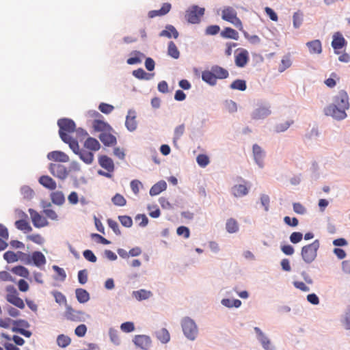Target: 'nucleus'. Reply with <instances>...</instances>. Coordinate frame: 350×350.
<instances>
[{
    "mask_svg": "<svg viewBox=\"0 0 350 350\" xmlns=\"http://www.w3.org/2000/svg\"><path fill=\"white\" fill-rule=\"evenodd\" d=\"M221 18L233 25L239 31H243V26L241 19L237 16V12L231 6H224L221 10Z\"/></svg>",
    "mask_w": 350,
    "mask_h": 350,
    "instance_id": "nucleus-1",
    "label": "nucleus"
},
{
    "mask_svg": "<svg viewBox=\"0 0 350 350\" xmlns=\"http://www.w3.org/2000/svg\"><path fill=\"white\" fill-rule=\"evenodd\" d=\"M320 243L318 239L314 240L312 243L304 246L301 248V254L304 261L306 263L312 262L317 256V251L319 249Z\"/></svg>",
    "mask_w": 350,
    "mask_h": 350,
    "instance_id": "nucleus-2",
    "label": "nucleus"
},
{
    "mask_svg": "<svg viewBox=\"0 0 350 350\" xmlns=\"http://www.w3.org/2000/svg\"><path fill=\"white\" fill-rule=\"evenodd\" d=\"M57 125L59 127V134L63 142L68 139L69 133L75 131L76 125L73 120L68 118H62L57 121Z\"/></svg>",
    "mask_w": 350,
    "mask_h": 350,
    "instance_id": "nucleus-3",
    "label": "nucleus"
},
{
    "mask_svg": "<svg viewBox=\"0 0 350 350\" xmlns=\"http://www.w3.org/2000/svg\"><path fill=\"white\" fill-rule=\"evenodd\" d=\"M5 291L7 293L6 300L9 303L13 304L20 309L25 308V306L24 301L21 298L18 297V293L14 286L9 285L6 286Z\"/></svg>",
    "mask_w": 350,
    "mask_h": 350,
    "instance_id": "nucleus-4",
    "label": "nucleus"
},
{
    "mask_svg": "<svg viewBox=\"0 0 350 350\" xmlns=\"http://www.w3.org/2000/svg\"><path fill=\"white\" fill-rule=\"evenodd\" d=\"M204 11L203 8L193 5L186 11L185 18L190 23H198L200 21V18L204 14Z\"/></svg>",
    "mask_w": 350,
    "mask_h": 350,
    "instance_id": "nucleus-5",
    "label": "nucleus"
},
{
    "mask_svg": "<svg viewBox=\"0 0 350 350\" xmlns=\"http://www.w3.org/2000/svg\"><path fill=\"white\" fill-rule=\"evenodd\" d=\"M182 327L184 334L190 340H194L198 334V329L195 322L187 317L182 321Z\"/></svg>",
    "mask_w": 350,
    "mask_h": 350,
    "instance_id": "nucleus-6",
    "label": "nucleus"
},
{
    "mask_svg": "<svg viewBox=\"0 0 350 350\" xmlns=\"http://www.w3.org/2000/svg\"><path fill=\"white\" fill-rule=\"evenodd\" d=\"M3 258L8 263L14 262L18 261V260L25 262L26 264L31 263L30 256L22 252H18L17 253H15L12 251H8L4 253Z\"/></svg>",
    "mask_w": 350,
    "mask_h": 350,
    "instance_id": "nucleus-7",
    "label": "nucleus"
},
{
    "mask_svg": "<svg viewBox=\"0 0 350 350\" xmlns=\"http://www.w3.org/2000/svg\"><path fill=\"white\" fill-rule=\"evenodd\" d=\"M346 110L336 106V105H329L324 111L326 116H332L333 118L341 120L347 117Z\"/></svg>",
    "mask_w": 350,
    "mask_h": 350,
    "instance_id": "nucleus-8",
    "label": "nucleus"
},
{
    "mask_svg": "<svg viewBox=\"0 0 350 350\" xmlns=\"http://www.w3.org/2000/svg\"><path fill=\"white\" fill-rule=\"evenodd\" d=\"M49 169L53 176L60 180L66 179L68 175L67 168L62 164L51 163Z\"/></svg>",
    "mask_w": 350,
    "mask_h": 350,
    "instance_id": "nucleus-9",
    "label": "nucleus"
},
{
    "mask_svg": "<svg viewBox=\"0 0 350 350\" xmlns=\"http://www.w3.org/2000/svg\"><path fill=\"white\" fill-rule=\"evenodd\" d=\"M250 56L248 51L245 49H238L235 51L234 62L237 66L243 68L249 62Z\"/></svg>",
    "mask_w": 350,
    "mask_h": 350,
    "instance_id": "nucleus-10",
    "label": "nucleus"
},
{
    "mask_svg": "<svg viewBox=\"0 0 350 350\" xmlns=\"http://www.w3.org/2000/svg\"><path fill=\"white\" fill-rule=\"evenodd\" d=\"M332 105H336L339 107L347 110L349 107V96L347 93L344 91H340L334 98V103Z\"/></svg>",
    "mask_w": 350,
    "mask_h": 350,
    "instance_id": "nucleus-11",
    "label": "nucleus"
},
{
    "mask_svg": "<svg viewBox=\"0 0 350 350\" xmlns=\"http://www.w3.org/2000/svg\"><path fill=\"white\" fill-rule=\"evenodd\" d=\"M133 341L137 347L144 350H149L152 344L150 338L146 335H137Z\"/></svg>",
    "mask_w": 350,
    "mask_h": 350,
    "instance_id": "nucleus-12",
    "label": "nucleus"
},
{
    "mask_svg": "<svg viewBox=\"0 0 350 350\" xmlns=\"http://www.w3.org/2000/svg\"><path fill=\"white\" fill-rule=\"evenodd\" d=\"M33 224L36 228H42L48 225V221L45 217L40 215L37 211L29 209V210Z\"/></svg>",
    "mask_w": 350,
    "mask_h": 350,
    "instance_id": "nucleus-13",
    "label": "nucleus"
},
{
    "mask_svg": "<svg viewBox=\"0 0 350 350\" xmlns=\"http://www.w3.org/2000/svg\"><path fill=\"white\" fill-rule=\"evenodd\" d=\"M65 317L70 321H81L83 317V312L75 310L70 306H66L64 314Z\"/></svg>",
    "mask_w": 350,
    "mask_h": 350,
    "instance_id": "nucleus-14",
    "label": "nucleus"
},
{
    "mask_svg": "<svg viewBox=\"0 0 350 350\" xmlns=\"http://www.w3.org/2000/svg\"><path fill=\"white\" fill-rule=\"evenodd\" d=\"M47 158L49 160H52L57 162L66 163L69 161V157L62 151H52L47 155Z\"/></svg>",
    "mask_w": 350,
    "mask_h": 350,
    "instance_id": "nucleus-15",
    "label": "nucleus"
},
{
    "mask_svg": "<svg viewBox=\"0 0 350 350\" xmlns=\"http://www.w3.org/2000/svg\"><path fill=\"white\" fill-rule=\"evenodd\" d=\"M38 182L40 185L49 190H55L57 187L55 181L47 175L41 176L39 178Z\"/></svg>",
    "mask_w": 350,
    "mask_h": 350,
    "instance_id": "nucleus-16",
    "label": "nucleus"
},
{
    "mask_svg": "<svg viewBox=\"0 0 350 350\" xmlns=\"http://www.w3.org/2000/svg\"><path fill=\"white\" fill-rule=\"evenodd\" d=\"M98 163L103 168L107 170L109 173L114 170L113 160L106 155L100 156L98 159Z\"/></svg>",
    "mask_w": 350,
    "mask_h": 350,
    "instance_id": "nucleus-17",
    "label": "nucleus"
},
{
    "mask_svg": "<svg viewBox=\"0 0 350 350\" xmlns=\"http://www.w3.org/2000/svg\"><path fill=\"white\" fill-rule=\"evenodd\" d=\"M271 113L269 107L261 106L253 111L252 117L254 120H260L267 117Z\"/></svg>",
    "mask_w": 350,
    "mask_h": 350,
    "instance_id": "nucleus-18",
    "label": "nucleus"
},
{
    "mask_svg": "<svg viewBox=\"0 0 350 350\" xmlns=\"http://www.w3.org/2000/svg\"><path fill=\"white\" fill-rule=\"evenodd\" d=\"M125 125L130 131H133L137 129V121L135 111H129L126 118Z\"/></svg>",
    "mask_w": 350,
    "mask_h": 350,
    "instance_id": "nucleus-19",
    "label": "nucleus"
},
{
    "mask_svg": "<svg viewBox=\"0 0 350 350\" xmlns=\"http://www.w3.org/2000/svg\"><path fill=\"white\" fill-rule=\"evenodd\" d=\"M254 330L258 336V339L260 341L262 347L266 350H272L269 339L263 334L260 329L256 327H254Z\"/></svg>",
    "mask_w": 350,
    "mask_h": 350,
    "instance_id": "nucleus-20",
    "label": "nucleus"
},
{
    "mask_svg": "<svg viewBox=\"0 0 350 350\" xmlns=\"http://www.w3.org/2000/svg\"><path fill=\"white\" fill-rule=\"evenodd\" d=\"M346 44V41L341 33L337 32L333 36V40L332 42V46L335 50L342 49Z\"/></svg>",
    "mask_w": 350,
    "mask_h": 350,
    "instance_id": "nucleus-21",
    "label": "nucleus"
},
{
    "mask_svg": "<svg viewBox=\"0 0 350 350\" xmlns=\"http://www.w3.org/2000/svg\"><path fill=\"white\" fill-rule=\"evenodd\" d=\"M178 32L176 30V29L171 25H167L165 27V29L161 31L159 33V36L161 37H167L168 38H171L173 37L174 38L176 39L178 37Z\"/></svg>",
    "mask_w": 350,
    "mask_h": 350,
    "instance_id": "nucleus-22",
    "label": "nucleus"
},
{
    "mask_svg": "<svg viewBox=\"0 0 350 350\" xmlns=\"http://www.w3.org/2000/svg\"><path fill=\"white\" fill-rule=\"evenodd\" d=\"M211 70L215 75L216 79H226L229 75L228 71L227 70L217 65L213 66Z\"/></svg>",
    "mask_w": 350,
    "mask_h": 350,
    "instance_id": "nucleus-23",
    "label": "nucleus"
},
{
    "mask_svg": "<svg viewBox=\"0 0 350 350\" xmlns=\"http://www.w3.org/2000/svg\"><path fill=\"white\" fill-rule=\"evenodd\" d=\"M31 261L33 262V264L37 267H40L46 264V258L41 252H34L30 257Z\"/></svg>",
    "mask_w": 350,
    "mask_h": 350,
    "instance_id": "nucleus-24",
    "label": "nucleus"
},
{
    "mask_svg": "<svg viewBox=\"0 0 350 350\" xmlns=\"http://www.w3.org/2000/svg\"><path fill=\"white\" fill-rule=\"evenodd\" d=\"M306 45L312 54H320L322 52V45L319 40L308 42Z\"/></svg>",
    "mask_w": 350,
    "mask_h": 350,
    "instance_id": "nucleus-25",
    "label": "nucleus"
},
{
    "mask_svg": "<svg viewBox=\"0 0 350 350\" xmlns=\"http://www.w3.org/2000/svg\"><path fill=\"white\" fill-rule=\"evenodd\" d=\"M253 154H254V159H255L256 163L260 167H262L264 152L262 151V148L258 145L254 144L253 146Z\"/></svg>",
    "mask_w": 350,
    "mask_h": 350,
    "instance_id": "nucleus-26",
    "label": "nucleus"
},
{
    "mask_svg": "<svg viewBox=\"0 0 350 350\" xmlns=\"http://www.w3.org/2000/svg\"><path fill=\"white\" fill-rule=\"evenodd\" d=\"M84 147L91 151H97L100 149V145L97 139L89 137L84 142Z\"/></svg>",
    "mask_w": 350,
    "mask_h": 350,
    "instance_id": "nucleus-27",
    "label": "nucleus"
},
{
    "mask_svg": "<svg viewBox=\"0 0 350 350\" xmlns=\"http://www.w3.org/2000/svg\"><path fill=\"white\" fill-rule=\"evenodd\" d=\"M167 188V184L165 181L161 180L154 184L150 189V195L157 196L162 191H165Z\"/></svg>",
    "mask_w": 350,
    "mask_h": 350,
    "instance_id": "nucleus-28",
    "label": "nucleus"
},
{
    "mask_svg": "<svg viewBox=\"0 0 350 350\" xmlns=\"http://www.w3.org/2000/svg\"><path fill=\"white\" fill-rule=\"evenodd\" d=\"M99 139L105 146H113L116 144V138L111 133H103L100 135Z\"/></svg>",
    "mask_w": 350,
    "mask_h": 350,
    "instance_id": "nucleus-29",
    "label": "nucleus"
},
{
    "mask_svg": "<svg viewBox=\"0 0 350 350\" xmlns=\"http://www.w3.org/2000/svg\"><path fill=\"white\" fill-rule=\"evenodd\" d=\"M77 155L86 164H91L94 161V154L84 149H81Z\"/></svg>",
    "mask_w": 350,
    "mask_h": 350,
    "instance_id": "nucleus-30",
    "label": "nucleus"
},
{
    "mask_svg": "<svg viewBox=\"0 0 350 350\" xmlns=\"http://www.w3.org/2000/svg\"><path fill=\"white\" fill-rule=\"evenodd\" d=\"M76 297L79 303L84 304L90 299L88 292L83 288H77L75 291Z\"/></svg>",
    "mask_w": 350,
    "mask_h": 350,
    "instance_id": "nucleus-31",
    "label": "nucleus"
},
{
    "mask_svg": "<svg viewBox=\"0 0 350 350\" xmlns=\"http://www.w3.org/2000/svg\"><path fill=\"white\" fill-rule=\"evenodd\" d=\"M221 36L225 38H230L237 40L239 38V33L231 27H226L221 31Z\"/></svg>",
    "mask_w": 350,
    "mask_h": 350,
    "instance_id": "nucleus-32",
    "label": "nucleus"
},
{
    "mask_svg": "<svg viewBox=\"0 0 350 350\" xmlns=\"http://www.w3.org/2000/svg\"><path fill=\"white\" fill-rule=\"evenodd\" d=\"M202 79L206 83L214 85L217 83V79L215 77L213 72L211 70H205L202 73Z\"/></svg>",
    "mask_w": 350,
    "mask_h": 350,
    "instance_id": "nucleus-33",
    "label": "nucleus"
},
{
    "mask_svg": "<svg viewBox=\"0 0 350 350\" xmlns=\"http://www.w3.org/2000/svg\"><path fill=\"white\" fill-rule=\"evenodd\" d=\"M232 193L236 197L245 196L248 193V189L245 185H234L232 189Z\"/></svg>",
    "mask_w": 350,
    "mask_h": 350,
    "instance_id": "nucleus-34",
    "label": "nucleus"
},
{
    "mask_svg": "<svg viewBox=\"0 0 350 350\" xmlns=\"http://www.w3.org/2000/svg\"><path fill=\"white\" fill-rule=\"evenodd\" d=\"M51 199L53 203L57 205H62L65 201L64 196L62 191H55L51 193Z\"/></svg>",
    "mask_w": 350,
    "mask_h": 350,
    "instance_id": "nucleus-35",
    "label": "nucleus"
},
{
    "mask_svg": "<svg viewBox=\"0 0 350 350\" xmlns=\"http://www.w3.org/2000/svg\"><path fill=\"white\" fill-rule=\"evenodd\" d=\"M157 338L162 342L167 343L170 341V336L165 328H162L156 332Z\"/></svg>",
    "mask_w": 350,
    "mask_h": 350,
    "instance_id": "nucleus-36",
    "label": "nucleus"
},
{
    "mask_svg": "<svg viewBox=\"0 0 350 350\" xmlns=\"http://www.w3.org/2000/svg\"><path fill=\"white\" fill-rule=\"evenodd\" d=\"M226 228L229 233L237 232L239 230L237 221L233 218L228 219L226 224Z\"/></svg>",
    "mask_w": 350,
    "mask_h": 350,
    "instance_id": "nucleus-37",
    "label": "nucleus"
},
{
    "mask_svg": "<svg viewBox=\"0 0 350 350\" xmlns=\"http://www.w3.org/2000/svg\"><path fill=\"white\" fill-rule=\"evenodd\" d=\"M167 54L174 59H178L180 56V52L176 45L172 41H170L168 44Z\"/></svg>",
    "mask_w": 350,
    "mask_h": 350,
    "instance_id": "nucleus-38",
    "label": "nucleus"
},
{
    "mask_svg": "<svg viewBox=\"0 0 350 350\" xmlns=\"http://www.w3.org/2000/svg\"><path fill=\"white\" fill-rule=\"evenodd\" d=\"M152 293L149 291L141 289L139 291H133V295L137 300L147 299L152 296Z\"/></svg>",
    "mask_w": 350,
    "mask_h": 350,
    "instance_id": "nucleus-39",
    "label": "nucleus"
},
{
    "mask_svg": "<svg viewBox=\"0 0 350 350\" xmlns=\"http://www.w3.org/2000/svg\"><path fill=\"white\" fill-rule=\"evenodd\" d=\"M15 226L17 229L24 231V232H30L32 230V228L29 224L24 219L17 220L15 222Z\"/></svg>",
    "mask_w": 350,
    "mask_h": 350,
    "instance_id": "nucleus-40",
    "label": "nucleus"
},
{
    "mask_svg": "<svg viewBox=\"0 0 350 350\" xmlns=\"http://www.w3.org/2000/svg\"><path fill=\"white\" fill-rule=\"evenodd\" d=\"M12 273L14 274L23 277V278H28L29 273L27 268L23 266H16L12 269Z\"/></svg>",
    "mask_w": 350,
    "mask_h": 350,
    "instance_id": "nucleus-41",
    "label": "nucleus"
},
{
    "mask_svg": "<svg viewBox=\"0 0 350 350\" xmlns=\"http://www.w3.org/2000/svg\"><path fill=\"white\" fill-rule=\"evenodd\" d=\"M230 88L244 91L247 88L246 82L242 79H237L230 84Z\"/></svg>",
    "mask_w": 350,
    "mask_h": 350,
    "instance_id": "nucleus-42",
    "label": "nucleus"
},
{
    "mask_svg": "<svg viewBox=\"0 0 350 350\" xmlns=\"http://www.w3.org/2000/svg\"><path fill=\"white\" fill-rule=\"evenodd\" d=\"M109 126L108 124L100 120H94L93 122V127L97 131H105Z\"/></svg>",
    "mask_w": 350,
    "mask_h": 350,
    "instance_id": "nucleus-43",
    "label": "nucleus"
},
{
    "mask_svg": "<svg viewBox=\"0 0 350 350\" xmlns=\"http://www.w3.org/2000/svg\"><path fill=\"white\" fill-rule=\"evenodd\" d=\"M68 139L66 140L64 142L65 143L68 144L69 145V147L70 149L76 154H77L78 152L80 151L79 146L77 140L72 139V137H68Z\"/></svg>",
    "mask_w": 350,
    "mask_h": 350,
    "instance_id": "nucleus-44",
    "label": "nucleus"
},
{
    "mask_svg": "<svg viewBox=\"0 0 350 350\" xmlns=\"http://www.w3.org/2000/svg\"><path fill=\"white\" fill-rule=\"evenodd\" d=\"M52 294H53V295L55 299V301L57 303H58L59 304H64L66 306H68L66 298L63 293L55 291H53L52 293Z\"/></svg>",
    "mask_w": 350,
    "mask_h": 350,
    "instance_id": "nucleus-45",
    "label": "nucleus"
},
{
    "mask_svg": "<svg viewBox=\"0 0 350 350\" xmlns=\"http://www.w3.org/2000/svg\"><path fill=\"white\" fill-rule=\"evenodd\" d=\"M70 338L64 334L58 336L57 338V345L61 347H66L70 343Z\"/></svg>",
    "mask_w": 350,
    "mask_h": 350,
    "instance_id": "nucleus-46",
    "label": "nucleus"
},
{
    "mask_svg": "<svg viewBox=\"0 0 350 350\" xmlns=\"http://www.w3.org/2000/svg\"><path fill=\"white\" fill-rule=\"evenodd\" d=\"M112 202L119 206H123L126 204V200L124 198L123 196L116 193L113 198H112Z\"/></svg>",
    "mask_w": 350,
    "mask_h": 350,
    "instance_id": "nucleus-47",
    "label": "nucleus"
},
{
    "mask_svg": "<svg viewBox=\"0 0 350 350\" xmlns=\"http://www.w3.org/2000/svg\"><path fill=\"white\" fill-rule=\"evenodd\" d=\"M196 161L202 167H205L210 162L208 157L204 154H199L196 158Z\"/></svg>",
    "mask_w": 350,
    "mask_h": 350,
    "instance_id": "nucleus-48",
    "label": "nucleus"
},
{
    "mask_svg": "<svg viewBox=\"0 0 350 350\" xmlns=\"http://www.w3.org/2000/svg\"><path fill=\"white\" fill-rule=\"evenodd\" d=\"M293 18L294 27L299 28L303 22V14L300 12H295Z\"/></svg>",
    "mask_w": 350,
    "mask_h": 350,
    "instance_id": "nucleus-49",
    "label": "nucleus"
},
{
    "mask_svg": "<svg viewBox=\"0 0 350 350\" xmlns=\"http://www.w3.org/2000/svg\"><path fill=\"white\" fill-rule=\"evenodd\" d=\"M119 221L121 224L126 228H130L133 225V220L131 217L127 215H122L118 217Z\"/></svg>",
    "mask_w": 350,
    "mask_h": 350,
    "instance_id": "nucleus-50",
    "label": "nucleus"
},
{
    "mask_svg": "<svg viewBox=\"0 0 350 350\" xmlns=\"http://www.w3.org/2000/svg\"><path fill=\"white\" fill-rule=\"evenodd\" d=\"M98 109L102 113L109 114L114 109V107L107 103H101L98 106Z\"/></svg>",
    "mask_w": 350,
    "mask_h": 350,
    "instance_id": "nucleus-51",
    "label": "nucleus"
},
{
    "mask_svg": "<svg viewBox=\"0 0 350 350\" xmlns=\"http://www.w3.org/2000/svg\"><path fill=\"white\" fill-rule=\"evenodd\" d=\"M21 191L23 198L26 199L32 198L34 194L33 191L28 186L23 187Z\"/></svg>",
    "mask_w": 350,
    "mask_h": 350,
    "instance_id": "nucleus-52",
    "label": "nucleus"
},
{
    "mask_svg": "<svg viewBox=\"0 0 350 350\" xmlns=\"http://www.w3.org/2000/svg\"><path fill=\"white\" fill-rule=\"evenodd\" d=\"M293 123V121H286L284 123H280L275 126V131L278 133L284 132L287 130Z\"/></svg>",
    "mask_w": 350,
    "mask_h": 350,
    "instance_id": "nucleus-53",
    "label": "nucleus"
},
{
    "mask_svg": "<svg viewBox=\"0 0 350 350\" xmlns=\"http://www.w3.org/2000/svg\"><path fill=\"white\" fill-rule=\"evenodd\" d=\"M291 66V60L289 57H284L281 61V65L279 68L280 72L284 71Z\"/></svg>",
    "mask_w": 350,
    "mask_h": 350,
    "instance_id": "nucleus-54",
    "label": "nucleus"
},
{
    "mask_svg": "<svg viewBox=\"0 0 350 350\" xmlns=\"http://www.w3.org/2000/svg\"><path fill=\"white\" fill-rule=\"evenodd\" d=\"M184 132H185L184 124H180L175 129L174 137V143L176 142V140L180 139V137L183 135Z\"/></svg>",
    "mask_w": 350,
    "mask_h": 350,
    "instance_id": "nucleus-55",
    "label": "nucleus"
},
{
    "mask_svg": "<svg viewBox=\"0 0 350 350\" xmlns=\"http://www.w3.org/2000/svg\"><path fill=\"white\" fill-rule=\"evenodd\" d=\"M142 187V184L138 180H133L131 182V188L135 195H137L139 193V189Z\"/></svg>",
    "mask_w": 350,
    "mask_h": 350,
    "instance_id": "nucleus-56",
    "label": "nucleus"
},
{
    "mask_svg": "<svg viewBox=\"0 0 350 350\" xmlns=\"http://www.w3.org/2000/svg\"><path fill=\"white\" fill-rule=\"evenodd\" d=\"M107 224H108L109 226L113 230V231L114 232V233L116 234L120 235L121 234L118 224L116 221H114L111 219H109L107 220Z\"/></svg>",
    "mask_w": 350,
    "mask_h": 350,
    "instance_id": "nucleus-57",
    "label": "nucleus"
},
{
    "mask_svg": "<svg viewBox=\"0 0 350 350\" xmlns=\"http://www.w3.org/2000/svg\"><path fill=\"white\" fill-rule=\"evenodd\" d=\"M133 75L139 79H148L147 77L148 74L142 68L133 70Z\"/></svg>",
    "mask_w": 350,
    "mask_h": 350,
    "instance_id": "nucleus-58",
    "label": "nucleus"
},
{
    "mask_svg": "<svg viewBox=\"0 0 350 350\" xmlns=\"http://www.w3.org/2000/svg\"><path fill=\"white\" fill-rule=\"evenodd\" d=\"M86 332L87 327L86 325L84 324H81L78 325L75 330V334L79 337L84 336L86 334Z\"/></svg>",
    "mask_w": 350,
    "mask_h": 350,
    "instance_id": "nucleus-59",
    "label": "nucleus"
},
{
    "mask_svg": "<svg viewBox=\"0 0 350 350\" xmlns=\"http://www.w3.org/2000/svg\"><path fill=\"white\" fill-rule=\"evenodd\" d=\"M148 209L150 211L149 215L152 218H158L161 215L160 210L157 206H148Z\"/></svg>",
    "mask_w": 350,
    "mask_h": 350,
    "instance_id": "nucleus-60",
    "label": "nucleus"
},
{
    "mask_svg": "<svg viewBox=\"0 0 350 350\" xmlns=\"http://www.w3.org/2000/svg\"><path fill=\"white\" fill-rule=\"evenodd\" d=\"M79 282L84 284L88 282V272L85 269L81 270L78 273Z\"/></svg>",
    "mask_w": 350,
    "mask_h": 350,
    "instance_id": "nucleus-61",
    "label": "nucleus"
},
{
    "mask_svg": "<svg viewBox=\"0 0 350 350\" xmlns=\"http://www.w3.org/2000/svg\"><path fill=\"white\" fill-rule=\"evenodd\" d=\"M303 238L302 233L299 232H294L290 236V241L293 243H297L301 241Z\"/></svg>",
    "mask_w": 350,
    "mask_h": 350,
    "instance_id": "nucleus-62",
    "label": "nucleus"
},
{
    "mask_svg": "<svg viewBox=\"0 0 350 350\" xmlns=\"http://www.w3.org/2000/svg\"><path fill=\"white\" fill-rule=\"evenodd\" d=\"M27 239L39 245H42L44 243L43 238L39 234L29 235L27 236Z\"/></svg>",
    "mask_w": 350,
    "mask_h": 350,
    "instance_id": "nucleus-63",
    "label": "nucleus"
},
{
    "mask_svg": "<svg viewBox=\"0 0 350 350\" xmlns=\"http://www.w3.org/2000/svg\"><path fill=\"white\" fill-rule=\"evenodd\" d=\"M120 328L124 332H131L135 329V326L132 322H125L121 325Z\"/></svg>",
    "mask_w": 350,
    "mask_h": 350,
    "instance_id": "nucleus-64",
    "label": "nucleus"
}]
</instances>
